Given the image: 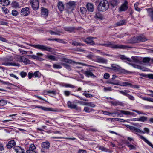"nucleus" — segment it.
I'll return each instance as SVG.
<instances>
[{"instance_id": "f257e3e1", "label": "nucleus", "mask_w": 153, "mask_h": 153, "mask_svg": "<svg viewBox=\"0 0 153 153\" xmlns=\"http://www.w3.org/2000/svg\"><path fill=\"white\" fill-rule=\"evenodd\" d=\"M126 126L127 128L129 129L132 132L135 133L136 135L138 136L140 138L143 140L148 145L153 148V145L150 142L148 141L144 137L140 135L138 133H140V132H143L142 130L136 127L129 125H126Z\"/></svg>"}, {"instance_id": "f03ea898", "label": "nucleus", "mask_w": 153, "mask_h": 153, "mask_svg": "<svg viewBox=\"0 0 153 153\" xmlns=\"http://www.w3.org/2000/svg\"><path fill=\"white\" fill-rule=\"evenodd\" d=\"M97 45L110 47L113 49H126L131 48V47L127 45H123L116 44L114 43V42H108L103 44L99 43V44H98Z\"/></svg>"}, {"instance_id": "7ed1b4c3", "label": "nucleus", "mask_w": 153, "mask_h": 153, "mask_svg": "<svg viewBox=\"0 0 153 153\" xmlns=\"http://www.w3.org/2000/svg\"><path fill=\"white\" fill-rule=\"evenodd\" d=\"M114 76H113V77H112L111 79L108 80L107 82V83L113 84L114 85H119L123 86H129L130 87H131L132 86V84L128 82H124L120 83L118 81H115L114 82H113L112 81L115 79L114 78Z\"/></svg>"}, {"instance_id": "20e7f679", "label": "nucleus", "mask_w": 153, "mask_h": 153, "mask_svg": "<svg viewBox=\"0 0 153 153\" xmlns=\"http://www.w3.org/2000/svg\"><path fill=\"white\" fill-rule=\"evenodd\" d=\"M109 7V4L106 0H103L100 2L98 6V10L100 11H105Z\"/></svg>"}, {"instance_id": "39448f33", "label": "nucleus", "mask_w": 153, "mask_h": 153, "mask_svg": "<svg viewBox=\"0 0 153 153\" xmlns=\"http://www.w3.org/2000/svg\"><path fill=\"white\" fill-rule=\"evenodd\" d=\"M4 62L3 64L5 66H19L20 65L18 63L12 62L13 61V58L12 56L7 57L4 59Z\"/></svg>"}, {"instance_id": "423d86ee", "label": "nucleus", "mask_w": 153, "mask_h": 153, "mask_svg": "<svg viewBox=\"0 0 153 153\" xmlns=\"http://www.w3.org/2000/svg\"><path fill=\"white\" fill-rule=\"evenodd\" d=\"M50 147V143L49 141H47L42 142L41 144V153H48V150Z\"/></svg>"}, {"instance_id": "0eeeda50", "label": "nucleus", "mask_w": 153, "mask_h": 153, "mask_svg": "<svg viewBox=\"0 0 153 153\" xmlns=\"http://www.w3.org/2000/svg\"><path fill=\"white\" fill-rule=\"evenodd\" d=\"M29 45L30 46L34 47L36 49L44 51H50L51 49V47L39 44L33 45L29 44Z\"/></svg>"}, {"instance_id": "6e6552de", "label": "nucleus", "mask_w": 153, "mask_h": 153, "mask_svg": "<svg viewBox=\"0 0 153 153\" xmlns=\"http://www.w3.org/2000/svg\"><path fill=\"white\" fill-rule=\"evenodd\" d=\"M106 56H108L111 57H114L115 58H120V59L124 61H130V59L129 58H127L124 55H118L116 56H113L112 55H110L106 54Z\"/></svg>"}, {"instance_id": "1a4fd4ad", "label": "nucleus", "mask_w": 153, "mask_h": 153, "mask_svg": "<svg viewBox=\"0 0 153 153\" xmlns=\"http://www.w3.org/2000/svg\"><path fill=\"white\" fill-rule=\"evenodd\" d=\"M30 4L32 8L34 10H37L39 7V2L38 0H30Z\"/></svg>"}, {"instance_id": "9d476101", "label": "nucleus", "mask_w": 153, "mask_h": 153, "mask_svg": "<svg viewBox=\"0 0 153 153\" xmlns=\"http://www.w3.org/2000/svg\"><path fill=\"white\" fill-rule=\"evenodd\" d=\"M75 7V3L74 1H71L67 3L66 4V9L69 11H72Z\"/></svg>"}, {"instance_id": "9b49d317", "label": "nucleus", "mask_w": 153, "mask_h": 153, "mask_svg": "<svg viewBox=\"0 0 153 153\" xmlns=\"http://www.w3.org/2000/svg\"><path fill=\"white\" fill-rule=\"evenodd\" d=\"M18 59L19 62H22L25 65L30 63V61L24 56H19L18 57Z\"/></svg>"}, {"instance_id": "f8f14e48", "label": "nucleus", "mask_w": 153, "mask_h": 153, "mask_svg": "<svg viewBox=\"0 0 153 153\" xmlns=\"http://www.w3.org/2000/svg\"><path fill=\"white\" fill-rule=\"evenodd\" d=\"M95 61L99 63L107 64L108 63V60L104 58L97 56L95 59Z\"/></svg>"}, {"instance_id": "ddd939ff", "label": "nucleus", "mask_w": 153, "mask_h": 153, "mask_svg": "<svg viewBox=\"0 0 153 153\" xmlns=\"http://www.w3.org/2000/svg\"><path fill=\"white\" fill-rule=\"evenodd\" d=\"M68 107L71 109H74L78 111L81 110V107H78L76 105L74 104L70 101L68 102L67 103Z\"/></svg>"}, {"instance_id": "4468645a", "label": "nucleus", "mask_w": 153, "mask_h": 153, "mask_svg": "<svg viewBox=\"0 0 153 153\" xmlns=\"http://www.w3.org/2000/svg\"><path fill=\"white\" fill-rule=\"evenodd\" d=\"M92 69L90 68L87 69L86 70L84 71L83 73L87 77H92L93 78L96 77V76L94 75L92 72Z\"/></svg>"}, {"instance_id": "2eb2a0df", "label": "nucleus", "mask_w": 153, "mask_h": 153, "mask_svg": "<svg viewBox=\"0 0 153 153\" xmlns=\"http://www.w3.org/2000/svg\"><path fill=\"white\" fill-rule=\"evenodd\" d=\"M21 14L24 16H27L30 14L29 8L25 7L22 8L20 12Z\"/></svg>"}, {"instance_id": "dca6fc26", "label": "nucleus", "mask_w": 153, "mask_h": 153, "mask_svg": "<svg viewBox=\"0 0 153 153\" xmlns=\"http://www.w3.org/2000/svg\"><path fill=\"white\" fill-rule=\"evenodd\" d=\"M128 2L126 1H125L123 3L121 6L119 8V10L120 11H125L128 9Z\"/></svg>"}, {"instance_id": "f3484780", "label": "nucleus", "mask_w": 153, "mask_h": 153, "mask_svg": "<svg viewBox=\"0 0 153 153\" xmlns=\"http://www.w3.org/2000/svg\"><path fill=\"white\" fill-rule=\"evenodd\" d=\"M94 38L88 37L85 39H83V41L87 44L94 45H95V42L93 41V39Z\"/></svg>"}, {"instance_id": "a211bd4d", "label": "nucleus", "mask_w": 153, "mask_h": 153, "mask_svg": "<svg viewBox=\"0 0 153 153\" xmlns=\"http://www.w3.org/2000/svg\"><path fill=\"white\" fill-rule=\"evenodd\" d=\"M136 42H143L147 40V39L143 35H140L136 37Z\"/></svg>"}, {"instance_id": "6ab92c4d", "label": "nucleus", "mask_w": 153, "mask_h": 153, "mask_svg": "<svg viewBox=\"0 0 153 153\" xmlns=\"http://www.w3.org/2000/svg\"><path fill=\"white\" fill-rule=\"evenodd\" d=\"M13 149L16 153H25L24 150L20 146H14Z\"/></svg>"}, {"instance_id": "aec40b11", "label": "nucleus", "mask_w": 153, "mask_h": 153, "mask_svg": "<svg viewBox=\"0 0 153 153\" xmlns=\"http://www.w3.org/2000/svg\"><path fill=\"white\" fill-rule=\"evenodd\" d=\"M41 12L42 15L45 17L47 16L48 14V10L43 7H41Z\"/></svg>"}, {"instance_id": "412c9836", "label": "nucleus", "mask_w": 153, "mask_h": 153, "mask_svg": "<svg viewBox=\"0 0 153 153\" xmlns=\"http://www.w3.org/2000/svg\"><path fill=\"white\" fill-rule=\"evenodd\" d=\"M16 145V143L14 140H12L9 141L6 145V146L8 149H10L12 147Z\"/></svg>"}, {"instance_id": "4be33fe9", "label": "nucleus", "mask_w": 153, "mask_h": 153, "mask_svg": "<svg viewBox=\"0 0 153 153\" xmlns=\"http://www.w3.org/2000/svg\"><path fill=\"white\" fill-rule=\"evenodd\" d=\"M109 3L111 5L114 7L118 5L119 2L117 0H110Z\"/></svg>"}, {"instance_id": "5701e85b", "label": "nucleus", "mask_w": 153, "mask_h": 153, "mask_svg": "<svg viewBox=\"0 0 153 153\" xmlns=\"http://www.w3.org/2000/svg\"><path fill=\"white\" fill-rule=\"evenodd\" d=\"M87 8L88 10L91 12H92L94 11V6L93 4L88 3L86 5Z\"/></svg>"}, {"instance_id": "b1692460", "label": "nucleus", "mask_w": 153, "mask_h": 153, "mask_svg": "<svg viewBox=\"0 0 153 153\" xmlns=\"http://www.w3.org/2000/svg\"><path fill=\"white\" fill-rule=\"evenodd\" d=\"M102 111L104 114L108 115H112L113 114L116 115L117 114L119 115L120 114V113L118 112L117 111H114L111 112H110L107 111Z\"/></svg>"}, {"instance_id": "393cba45", "label": "nucleus", "mask_w": 153, "mask_h": 153, "mask_svg": "<svg viewBox=\"0 0 153 153\" xmlns=\"http://www.w3.org/2000/svg\"><path fill=\"white\" fill-rule=\"evenodd\" d=\"M36 150V147L34 144H32L30 145L29 149L26 151L27 153H29V152L33 151H35Z\"/></svg>"}, {"instance_id": "a878e982", "label": "nucleus", "mask_w": 153, "mask_h": 153, "mask_svg": "<svg viewBox=\"0 0 153 153\" xmlns=\"http://www.w3.org/2000/svg\"><path fill=\"white\" fill-rule=\"evenodd\" d=\"M58 8L60 11H62L64 9V6L62 2L61 1H59L57 5Z\"/></svg>"}, {"instance_id": "bb28decb", "label": "nucleus", "mask_w": 153, "mask_h": 153, "mask_svg": "<svg viewBox=\"0 0 153 153\" xmlns=\"http://www.w3.org/2000/svg\"><path fill=\"white\" fill-rule=\"evenodd\" d=\"M83 105H84L89 106L92 108L96 106L95 104L91 102H83Z\"/></svg>"}, {"instance_id": "cd10ccee", "label": "nucleus", "mask_w": 153, "mask_h": 153, "mask_svg": "<svg viewBox=\"0 0 153 153\" xmlns=\"http://www.w3.org/2000/svg\"><path fill=\"white\" fill-rule=\"evenodd\" d=\"M0 4L3 6H8L10 4V1L8 0H1Z\"/></svg>"}, {"instance_id": "c85d7f7f", "label": "nucleus", "mask_w": 153, "mask_h": 153, "mask_svg": "<svg viewBox=\"0 0 153 153\" xmlns=\"http://www.w3.org/2000/svg\"><path fill=\"white\" fill-rule=\"evenodd\" d=\"M64 30L66 31L72 32L75 30V28L72 27H64Z\"/></svg>"}, {"instance_id": "c756f323", "label": "nucleus", "mask_w": 153, "mask_h": 153, "mask_svg": "<svg viewBox=\"0 0 153 153\" xmlns=\"http://www.w3.org/2000/svg\"><path fill=\"white\" fill-rule=\"evenodd\" d=\"M111 67L112 69L115 71H118L121 68L119 65L114 64L111 65Z\"/></svg>"}, {"instance_id": "7c9ffc66", "label": "nucleus", "mask_w": 153, "mask_h": 153, "mask_svg": "<svg viewBox=\"0 0 153 153\" xmlns=\"http://www.w3.org/2000/svg\"><path fill=\"white\" fill-rule=\"evenodd\" d=\"M119 111L122 114L125 115H133L134 113L128 111H125L123 110H119Z\"/></svg>"}, {"instance_id": "2f4dec72", "label": "nucleus", "mask_w": 153, "mask_h": 153, "mask_svg": "<svg viewBox=\"0 0 153 153\" xmlns=\"http://www.w3.org/2000/svg\"><path fill=\"white\" fill-rule=\"evenodd\" d=\"M139 121L145 122L148 121V117L144 116H141L139 117Z\"/></svg>"}, {"instance_id": "473e14b6", "label": "nucleus", "mask_w": 153, "mask_h": 153, "mask_svg": "<svg viewBox=\"0 0 153 153\" xmlns=\"http://www.w3.org/2000/svg\"><path fill=\"white\" fill-rule=\"evenodd\" d=\"M51 35H60V34L59 33H61V31L59 30H56V32H54L51 30H49L48 31Z\"/></svg>"}, {"instance_id": "72a5a7b5", "label": "nucleus", "mask_w": 153, "mask_h": 153, "mask_svg": "<svg viewBox=\"0 0 153 153\" xmlns=\"http://www.w3.org/2000/svg\"><path fill=\"white\" fill-rule=\"evenodd\" d=\"M80 12L81 14L85 16L87 12V9L84 7H80Z\"/></svg>"}, {"instance_id": "f704fd0d", "label": "nucleus", "mask_w": 153, "mask_h": 153, "mask_svg": "<svg viewBox=\"0 0 153 153\" xmlns=\"http://www.w3.org/2000/svg\"><path fill=\"white\" fill-rule=\"evenodd\" d=\"M132 59L134 62L135 63L140 64L141 62V61L139 60V58L137 57L133 56L132 57Z\"/></svg>"}, {"instance_id": "c9c22d12", "label": "nucleus", "mask_w": 153, "mask_h": 153, "mask_svg": "<svg viewBox=\"0 0 153 153\" xmlns=\"http://www.w3.org/2000/svg\"><path fill=\"white\" fill-rule=\"evenodd\" d=\"M83 111L85 112L90 113L92 111H94V110L93 109H90L88 107H85L84 108Z\"/></svg>"}, {"instance_id": "e433bc0d", "label": "nucleus", "mask_w": 153, "mask_h": 153, "mask_svg": "<svg viewBox=\"0 0 153 153\" xmlns=\"http://www.w3.org/2000/svg\"><path fill=\"white\" fill-rule=\"evenodd\" d=\"M131 65L134 67L137 68V69H140L143 71H145V70L144 68L138 65H136L134 64H131Z\"/></svg>"}, {"instance_id": "4c0bfd02", "label": "nucleus", "mask_w": 153, "mask_h": 153, "mask_svg": "<svg viewBox=\"0 0 153 153\" xmlns=\"http://www.w3.org/2000/svg\"><path fill=\"white\" fill-rule=\"evenodd\" d=\"M33 77L35 78H39L41 76V73L38 71L35 72L33 74Z\"/></svg>"}, {"instance_id": "58836bf2", "label": "nucleus", "mask_w": 153, "mask_h": 153, "mask_svg": "<svg viewBox=\"0 0 153 153\" xmlns=\"http://www.w3.org/2000/svg\"><path fill=\"white\" fill-rule=\"evenodd\" d=\"M95 16V17L100 19L102 20L103 19L102 15L99 12L96 13Z\"/></svg>"}, {"instance_id": "ea45409f", "label": "nucleus", "mask_w": 153, "mask_h": 153, "mask_svg": "<svg viewBox=\"0 0 153 153\" xmlns=\"http://www.w3.org/2000/svg\"><path fill=\"white\" fill-rule=\"evenodd\" d=\"M46 58L50 60L55 61L56 60L55 57L52 55H48L46 56Z\"/></svg>"}, {"instance_id": "a19ab883", "label": "nucleus", "mask_w": 153, "mask_h": 153, "mask_svg": "<svg viewBox=\"0 0 153 153\" xmlns=\"http://www.w3.org/2000/svg\"><path fill=\"white\" fill-rule=\"evenodd\" d=\"M86 91H84V92L82 93V95H83L85 96L87 98H92L93 97V96L92 94H90L86 93Z\"/></svg>"}, {"instance_id": "79ce46f5", "label": "nucleus", "mask_w": 153, "mask_h": 153, "mask_svg": "<svg viewBox=\"0 0 153 153\" xmlns=\"http://www.w3.org/2000/svg\"><path fill=\"white\" fill-rule=\"evenodd\" d=\"M62 65L66 69L69 70H71V68L70 66L66 63H63L62 64Z\"/></svg>"}, {"instance_id": "37998d69", "label": "nucleus", "mask_w": 153, "mask_h": 153, "mask_svg": "<svg viewBox=\"0 0 153 153\" xmlns=\"http://www.w3.org/2000/svg\"><path fill=\"white\" fill-rule=\"evenodd\" d=\"M125 21L124 20H120L119 22H117L116 23V25L117 26H120L123 25L125 24Z\"/></svg>"}, {"instance_id": "c03bdc74", "label": "nucleus", "mask_w": 153, "mask_h": 153, "mask_svg": "<svg viewBox=\"0 0 153 153\" xmlns=\"http://www.w3.org/2000/svg\"><path fill=\"white\" fill-rule=\"evenodd\" d=\"M41 109L45 111H53L54 110L53 109V108H46L45 107H41Z\"/></svg>"}, {"instance_id": "a18cd8bd", "label": "nucleus", "mask_w": 153, "mask_h": 153, "mask_svg": "<svg viewBox=\"0 0 153 153\" xmlns=\"http://www.w3.org/2000/svg\"><path fill=\"white\" fill-rule=\"evenodd\" d=\"M12 7L15 8L19 7V5L18 3L15 1L12 2Z\"/></svg>"}, {"instance_id": "49530a36", "label": "nucleus", "mask_w": 153, "mask_h": 153, "mask_svg": "<svg viewBox=\"0 0 153 153\" xmlns=\"http://www.w3.org/2000/svg\"><path fill=\"white\" fill-rule=\"evenodd\" d=\"M142 99L144 100L153 102V98L150 97H142Z\"/></svg>"}, {"instance_id": "de8ad7c7", "label": "nucleus", "mask_w": 153, "mask_h": 153, "mask_svg": "<svg viewBox=\"0 0 153 153\" xmlns=\"http://www.w3.org/2000/svg\"><path fill=\"white\" fill-rule=\"evenodd\" d=\"M7 101L6 100H0V105L4 106L7 104Z\"/></svg>"}, {"instance_id": "09e8293b", "label": "nucleus", "mask_w": 153, "mask_h": 153, "mask_svg": "<svg viewBox=\"0 0 153 153\" xmlns=\"http://www.w3.org/2000/svg\"><path fill=\"white\" fill-rule=\"evenodd\" d=\"M151 60V58L149 57H145L143 59V62L144 63H148Z\"/></svg>"}, {"instance_id": "8fccbe9b", "label": "nucleus", "mask_w": 153, "mask_h": 153, "mask_svg": "<svg viewBox=\"0 0 153 153\" xmlns=\"http://www.w3.org/2000/svg\"><path fill=\"white\" fill-rule=\"evenodd\" d=\"M119 91L120 93L127 97L128 94L127 93V92H128V91L126 90H125L124 91Z\"/></svg>"}, {"instance_id": "3c124183", "label": "nucleus", "mask_w": 153, "mask_h": 153, "mask_svg": "<svg viewBox=\"0 0 153 153\" xmlns=\"http://www.w3.org/2000/svg\"><path fill=\"white\" fill-rule=\"evenodd\" d=\"M49 40L51 41V40H52V41H57L58 42H61V43H62L63 42V40L62 39H49Z\"/></svg>"}, {"instance_id": "603ef678", "label": "nucleus", "mask_w": 153, "mask_h": 153, "mask_svg": "<svg viewBox=\"0 0 153 153\" xmlns=\"http://www.w3.org/2000/svg\"><path fill=\"white\" fill-rule=\"evenodd\" d=\"M29 56L30 58L35 59L39 60V59H41V58L39 57L38 56H36L34 55H29Z\"/></svg>"}, {"instance_id": "864d4df0", "label": "nucleus", "mask_w": 153, "mask_h": 153, "mask_svg": "<svg viewBox=\"0 0 153 153\" xmlns=\"http://www.w3.org/2000/svg\"><path fill=\"white\" fill-rule=\"evenodd\" d=\"M144 131H143V132H140V133H142L143 134H145V133H146L147 134H148L150 131L149 129L147 128H144Z\"/></svg>"}, {"instance_id": "5fc2aeb1", "label": "nucleus", "mask_w": 153, "mask_h": 153, "mask_svg": "<svg viewBox=\"0 0 153 153\" xmlns=\"http://www.w3.org/2000/svg\"><path fill=\"white\" fill-rule=\"evenodd\" d=\"M127 146L129 148V149L130 150H135L136 149V147L135 146L131 145V144H128L127 145Z\"/></svg>"}, {"instance_id": "6e6d98bb", "label": "nucleus", "mask_w": 153, "mask_h": 153, "mask_svg": "<svg viewBox=\"0 0 153 153\" xmlns=\"http://www.w3.org/2000/svg\"><path fill=\"white\" fill-rule=\"evenodd\" d=\"M19 13L15 10H12V14L13 16H16L18 15Z\"/></svg>"}, {"instance_id": "4d7b16f0", "label": "nucleus", "mask_w": 153, "mask_h": 153, "mask_svg": "<svg viewBox=\"0 0 153 153\" xmlns=\"http://www.w3.org/2000/svg\"><path fill=\"white\" fill-rule=\"evenodd\" d=\"M2 10L5 13V14L7 13L9 11L8 9L4 7H2Z\"/></svg>"}, {"instance_id": "13d9d810", "label": "nucleus", "mask_w": 153, "mask_h": 153, "mask_svg": "<svg viewBox=\"0 0 153 153\" xmlns=\"http://www.w3.org/2000/svg\"><path fill=\"white\" fill-rule=\"evenodd\" d=\"M53 67L54 68L56 69H60L62 67L61 65L56 64H53Z\"/></svg>"}, {"instance_id": "bf43d9fd", "label": "nucleus", "mask_w": 153, "mask_h": 153, "mask_svg": "<svg viewBox=\"0 0 153 153\" xmlns=\"http://www.w3.org/2000/svg\"><path fill=\"white\" fill-rule=\"evenodd\" d=\"M64 61L66 63H72V62H73V63L74 62V61H73L70 59H64Z\"/></svg>"}, {"instance_id": "052dcab7", "label": "nucleus", "mask_w": 153, "mask_h": 153, "mask_svg": "<svg viewBox=\"0 0 153 153\" xmlns=\"http://www.w3.org/2000/svg\"><path fill=\"white\" fill-rule=\"evenodd\" d=\"M133 111L135 112L136 113H137L138 114H141L143 115H145L146 114L145 113H144L143 112L139 111L138 110H133Z\"/></svg>"}, {"instance_id": "680f3d73", "label": "nucleus", "mask_w": 153, "mask_h": 153, "mask_svg": "<svg viewBox=\"0 0 153 153\" xmlns=\"http://www.w3.org/2000/svg\"><path fill=\"white\" fill-rule=\"evenodd\" d=\"M127 97L130 100H131L134 101L135 100L134 97V96L132 95L128 94Z\"/></svg>"}, {"instance_id": "e2e57ef3", "label": "nucleus", "mask_w": 153, "mask_h": 153, "mask_svg": "<svg viewBox=\"0 0 153 153\" xmlns=\"http://www.w3.org/2000/svg\"><path fill=\"white\" fill-rule=\"evenodd\" d=\"M111 103L113 105L115 106L120 105V102H111Z\"/></svg>"}, {"instance_id": "0e129e2a", "label": "nucleus", "mask_w": 153, "mask_h": 153, "mask_svg": "<svg viewBox=\"0 0 153 153\" xmlns=\"http://www.w3.org/2000/svg\"><path fill=\"white\" fill-rule=\"evenodd\" d=\"M104 91L105 92L108 91H112V89L111 87L104 88Z\"/></svg>"}, {"instance_id": "69168bd1", "label": "nucleus", "mask_w": 153, "mask_h": 153, "mask_svg": "<svg viewBox=\"0 0 153 153\" xmlns=\"http://www.w3.org/2000/svg\"><path fill=\"white\" fill-rule=\"evenodd\" d=\"M27 73L23 71L22 72L20 73V75L22 77L24 78L27 75Z\"/></svg>"}, {"instance_id": "338daca9", "label": "nucleus", "mask_w": 153, "mask_h": 153, "mask_svg": "<svg viewBox=\"0 0 153 153\" xmlns=\"http://www.w3.org/2000/svg\"><path fill=\"white\" fill-rule=\"evenodd\" d=\"M65 87H70L72 88H74L75 86L72 85L70 84H67L65 85Z\"/></svg>"}, {"instance_id": "774afa93", "label": "nucleus", "mask_w": 153, "mask_h": 153, "mask_svg": "<svg viewBox=\"0 0 153 153\" xmlns=\"http://www.w3.org/2000/svg\"><path fill=\"white\" fill-rule=\"evenodd\" d=\"M0 24L4 25H7L8 23L5 21H1L0 22Z\"/></svg>"}]
</instances>
